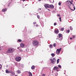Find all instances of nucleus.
Masks as SVG:
<instances>
[{
	"label": "nucleus",
	"instance_id": "nucleus-1",
	"mask_svg": "<svg viewBox=\"0 0 76 76\" xmlns=\"http://www.w3.org/2000/svg\"><path fill=\"white\" fill-rule=\"evenodd\" d=\"M32 44L34 46H38L39 44V42L37 40H34L32 42Z\"/></svg>",
	"mask_w": 76,
	"mask_h": 76
},
{
	"label": "nucleus",
	"instance_id": "nucleus-2",
	"mask_svg": "<svg viewBox=\"0 0 76 76\" xmlns=\"http://www.w3.org/2000/svg\"><path fill=\"white\" fill-rule=\"evenodd\" d=\"M15 51V49L13 48H10L7 51V53H13Z\"/></svg>",
	"mask_w": 76,
	"mask_h": 76
},
{
	"label": "nucleus",
	"instance_id": "nucleus-3",
	"mask_svg": "<svg viewBox=\"0 0 76 76\" xmlns=\"http://www.w3.org/2000/svg\"><path fill=\"white\" fill-rule=\"evenodd\" d=\"M51 61V63L52 64H54L56 63V58H53V59H51L50 60Z\"/></svg>",
	"mask_w": 76,
	"mask_h": 76
},
{
	"label": "nucleus",
	"instance_id": "nucleus-4",
	"mask_svg": "<svg viewBox=\"0 0 76 76\" xmlns=\"http://www.w3.org/2000/svg\"><path fill=\"white\" fill-rule=\"evenodd\" d=\"M58 39L60 41H61L63 39V37H62V34H58Z\"/></svg>",
	"mask_w": 76,
	"mask_h": 76
},
{
	"label": "nucleus",
	"instance_id": "nucleus-5",
	"mask_svg": "<svg viewBox=\"0 0 76 76\" xmlns=\"http://www.w3.org/2000/svg\"><path fill=\"white\" fill-rule=\"evenodd\" d=\"M21 58L20 57L17 56L16 57L15 60L16 61H20L21 60Z\"/></svg>",
	"mask_w": 76,
	"mask_h": 76
},
{
	"label": "nucleus",
	"instance_id": "nucleus-6",
	"mask_svg": "<svg viewBox=\"0 0 76 76\" xmlns=\"http://www.w3.org/2000/svg\"><path fill=\"white\" fill-rule=\"evenodd\" d=\"M61 50V48H60L59 49H57L56 50V54L58 55L60 54V52Z\"/></svg>",
	"mask_w": 76,
	"mask_h": 76
},
{
	"label": "nucleus",
	"instance_id": "nucleus-7",
	"mask_svg": "<svg viewBox=\"0 0 76 76\" xmlns=\"http://www.w3.org/2000/svg\"><path fill=\"white\" fill-rule=\"evenodd\" d=\"M44 6L46 9H47V8H50V4H45Z\"/></svg>",
	"mask_w": 76,
	"mask_h": 76
},
{
	"label": "nucleus",
	"instance_id": "nucleus-8",
	"mask_svg": "<svg viewBox=\"0 0 76 76\" xmlns=\"http://www.w3.org/2000/svg\"><path fill=\"white\" fill-rule=\"evenodd\" d=\"M72 4V6H73V7H74V10H72V9H70V7L69 6V9H71V10H72V11H74V10H75V5H74L73 4Z\"/></svg>",
	"mask_w": 76,
	"mask_h": 76
},
{
	"label": "nucleus",
	"instance_id": "nucleus-9",
	"mask_svg": "<svg viewBox=\"0 0 76 76\" xmlns=\"http://www.w3.org/2000/svg\"><path fill=\"white\" fill-rule=\"evenodd\" d=\"M49 8H51V9H54V6L53 5L51 4L50 5Z\"/></svg>",
	"mask_w": 76,
	"mask_h": 76
},
{
	"label": "nucleus",
	"instance_id": "nucleus-10",
	"mask_svg": "<svg viewBox=\"0 0 76 76\" xmlns=\"http://www.w3.org/2000/svg\"><path fill=\"white\" fill-rule=\"evenodd\" d=\"M17 49H18V50H20V51H23V50H22V49L21 48V47H18L17 48Z\"/></svg>",
	"mask_w": 76,
	"mask_h": 76
},
{
	"label": "nucleus",
	"instance_id": "nucleus-11",
	"mask_svg": "<svg viewBox=\"0 0 76 76\" xmlns=\"http://www.w3.org/2000/svg\"><path fill=\"white\" fill-rule=\"evenodd\" d=\"M20 46L21 47H22V48H23L24 47V46H25V45L23 43H21L20 44Z\"/></svg>",
	"mask_w": 76,
	"mask_h": 76
},
{
	"label": "nucleus",
	"instance_id": "nucleus-12",
	"mask_svg": "<svg viewBox=\"0 0 76 76\" xmlns=\"http://www.w3.org/2000/svg\"><path fill=\"white\" fill-rule=\"evenodd\" d=\"M66 2H67V3H68V4L69 3H70V4H73V3H72V2L70 1H66Z\"/></svg>",
	"mask_w": 76,
	"mask_h": 76
},
{
	"label": "nucleus",
	"instance_id": "nucleus-13",
	"mask_svg": "<svg viewBox=\"0 0 76 76\" xmlns=\"http://www.w3.org/2000/svg\"><path fill=\"white\" fill-rule=\"evenodd\" d=\"M7 10V9L6 8L2 10V11L3 12H6Z\"/></svg>",
	"mask_w": 76,
	"mask_h": 76
},
{
	"label": "nucleus",
	"instance_id": "nucleus-14",
	"mask_svg": "<svg viewBox=\"0 0 76 76\" xmlns=\"http://www.w3.org/2000/svg\"><path fill=\"white\" fill-rule=\"evenodd\" d=\"M50 2L51 3H54V0H50Z\"/></svg>",
	"mask_w": 76,
	"mask_h": 76
},
{
	"label": "nucleus",
	"instance_id": "nucleus-15",
	"mask_svg": "<svg viewBox=\"0 0 76 76\" xmlns=\"http://www.w3.org/2000/svg\"><path fill=\"white\" fill-rule=\"evenodd\" d=\"M58 67L57 66H55L53 68V69L54 70H57V69H58Z\"/></svg>",
	"mask_w": 76,
	"mask_h": 76
},
{
	"label": "nucleus",
	"instance_id": "nucleus-16",
	"mask_svg": "<svg viewBox=\"0 0 76 76\" xmlns=\"http://www.w3.org/2000/svg\"><path fill=\"white\" fill-rule=\"evenodd\" d=\"M17 73H18L19 74H20L21 73V72H20V70H17Z\"/></svg>",
	"mask_w": 76,
	"mask_h": 76
},
{
	"label": "nucleus",
	"instance_id": "nucleus-17",
	"mask_svg": "<svg viewBox=\"0 0 76 76\" xmlns=\"http://www.w3.org/2000/svg\"><path fill=\"white\" fill-rule=\"evenodd\" d=\"M28 74L29 75L28 76H32V73H31V72H28Z\"/></svg>",
	"mask_w": 76,
	"mask_h": 76
},
{
	"label": "nucleus",
	"instance_id": "nucleus-18",
	"mask_svg": "<svg viewBox=\"0 0 76 76\" xmlns=\"http://www.w3.org/2000/svg\"><path fill=\"white\" fill-rule=\"evenodd\" d=\"M51 56L52 57H54V56H55V55L54 53H52L51 54Z\"/></svg>",
	"mask_w": 76,
	"mask_h": 76
},
{
	"label": "nucleus",
	"instance_id": "nucleus-19",
	"mask_svg": "<svg viewBox=\"0 0 76 76\" xmlns=\"http://www.w3.org/2000/svg\"><path fill=\"white\" fill-rule=\"evenodd\" d=\"M75 37H76V35L73 36L72 38H70V39H73L74 38H75Z\"/></svg>",
	"mask_w": 76,
	"mask_h": 76
},
{
	"label": "nucleus",
	"instance_id": "nucleus-20",
	"mask_svg": "<svg viewBox=\"0 0 76 76\" xmlns=\"http://www.w3.org/2000/svg\"><path fill=\"white\" fill-rule=\"evenodd\" d=\"M55 34H57L58 33V30H56L55 31Z\"/></svg>",
	"mask_w": 76,
	"mask_h": 76
},
{
	"label": "nucleus",
	"instance_id": "nucleus-21",
	"mask_svg": "<svg viewBox=\"0 0 76 76\" xmlns=\"http://www.w3.org/2000/svg\"><path fill=\"white\" fill-rule=\"evenodd\" d=\"M31 69H35V66L33 65L31 67Z\"/></svg>",
	"mask_w": 76,
	"mask_h": 76
},
{
	"label": "nucleus",
	"instance_id": "nucleus-22",
	"mask_svg": "<svg viewBox=\"0 0 76 76\" xmlns=\"http://www.w3.org/2000/svg\"><path fill=\"white\" fill-rule=\"evenodd\" d=\"M18 42H22V40L21 39H19L18 40Z\"/></svg>",
	"mask_w": 76,
	"mask_h": 76
},
{
	"label": "nucleus",
	"instance_id": "nucleus-23",
	"mask_svg": "<svg viewBox=\"0 0 76 76\" xmlns=\"http://www.w3.org/2000/svg\"><path fill=\"white\" fill-rule=\"evenodd\" d=\"M59 61H60V59H57V64H58V63H59Z\"/></svg>",
	"mask_w": 76,
	"mask_h": 76
},
{
	"label": "nucleus",
	"instance_id": "nucleus-24",
	"mask_svg": "<svg viewBox=\"0 0 76 76\" xmlns=\"http://www.w3.org/2000/svg\"><path fill=\"white\" fill-rule=\"evenodd\" d=\"M6 73H10V72L9 71L7 70H6Z\"/></svg>",
	"mask_w": 76,
	"mask_h": 76
},
{
	"label": "nucleus",
	"instance_id": "nucleus-25",
	"mask_svg": "<svg viewBox=\"0 0 76 76\" xmlns=\"http://www.w3.org/2000/svg\"><path fill=\"white\" fill-rule=\"evenodd\" d=\"M49 47H50V48H52V47H53V45H50Z\"/></svg>",
	"mask_w": 76,
	"mask_h": 76
},
{
	"label": "nucleus",
	"instance_id": "nucleus-26",
	"mask_svg": "<svg viewBox=\"0 0 76 76\" xmlns=\"http://www.w3.org/2000/svg\"><path fill=\"white\" fill-rule=\"evenodd\" d=\"M64 28H61V30L62 31H64Z\"/></svg>",
	"mask_w": 76,
	"mask_h": 76
},
{
	"label": "nucleus",
	"instance_id": "nucleus-27",
	"mask_svg": "<svg viewBox=\"0 0 76 76\" xmlns=\"http://www.w3.org/2000/svg\"><path fill=\"white\" fill-rule=\"evenodd\" d=\"M55 75L56 76H58V73H57V72H56L55 73Z\"/></svg>",
	"mask_w": 76,
	"mask_h": 76
},
{
	"label": "nucleus",
	"instance_id": "nucleus-28",
	"mask_svg": "<svg viewBox=\"0 0 76 76\" xmlns=\"http://www.w3.org/2000/svg\"><path fill=\"white\" fill-rule=\"evenodd\" d=\"M53 46L55 47H56V43L53 44Z\"/></svg>",
	"mask_w": 76,
	"mask_h": 76
},
{
	"label": "nucleus",
	"instance_id": "nucleus-29",
	"mask_svg": "<svg viewBox=\"0 0 76 76\" xmlns=\"http://www.w3.org/2000/svg\"><path fill=\"white\" fill-rule=\"evenodd\" d=\"M58 67H59V68H60V69H61V66L60 65H58Z\"/></svg>",
	"mask_w": 76,
	"mask_h": 76
},
{
	"label": "nucleus",
	"instance_id": "nucleus-30",
	"mask_svg": "<svg viewBox=\"0 0 76 76\" xmlns=\"http://www.w3.org/2000/svg\"><path fill=\"white\" fill-rule=\"evenodd\" d=\"M70 30H73V28H72V26H70Z\"/></svg>",
	"mask_w": 76,
	"mask_h": 76
},
{
	"label": "nucleus",
	"instance_id": "nucleus-31",
	"mask_svg": "<svg viewBox=\"0 0 76 76\" xmlns=\"http://www.w3.org/2000/svg\"><path fill=\"white\" fill-rule=\"evenodd\" d=\"M37 17L38 19H40V17H39V15H37Z\"/></svg>",
	"mask_w": 76,
	"mask_h": 76
},
{
	"label": "nucleus",
	"instance_id": "nucleus-32",
	"mask_svg": "<svg viewBox=\"0 0 76 76\" xmlns=\"http://www.w3.org/2000/svg\"><path fill=\"white\" fill-rule=\"evenodd\" d=\"M67 32H68V33H69V32H70V30H68L67 31Z\"/></svg>",
	"mask_w": 76,
	"mask_h": 76
},
{
	"label": "nucleus",
	"instance_id": "nucleus-33",
	"mask_svg": "<svg viewBox=\"0 0 76 76\" xmlns=\"http://www.w3.org/2000/svg\"><path fill=\"white\" fill-rule=\"evenodd\" d=\"M59 19L60 20V22H61V17H60L59 18Z\"/></svg>",
	"mask_w": 76,
	"mask_h": 76
},
{
	"label": "nucleus",
	"instance_id": "nucleus-34",
	"mask_svg": "<svg viewBox=\"0 0 76 76\" xmlns=\"http://www.w3.org/2000/svg\"><path fill=\"white\" fill-rule=\"evenodd\" d=\"M2 66H1V65L0 64V69H1V67H2Z\"/></svg>",
	"mask_w": 76,
	"mask_h": 76
},
{
	"label": "nucleus",
	"instance_id": "nucleus-35",
	"mask_svg": "<svg viewBox=\"0 0 76 76\" xmlns=\"http://www.w3.org/2000/svg\"><path fill=\"white\" fill-rule=\"evenodd\" d=\"M61 2H59L58 3V4L59 6H61Z\"/></svg>",
	"mask_w": 76,
	"mask_h": 76
},
{
	"label": "nucleus",
	"instance_id": "nucleus-36",
	"mask_svg": "<svg viewBox=\"0 0 76 76\" xmlns=\"http://www.w3.org/2000/svg\"><path fill=\"white\" fill-rule=\"evenodd\" d=\"M33 24L34 25H35V24H36V22H34L33 23Z\"/></svg>",
	"mask_w": 76,
	"mask_h": 76
},
{
	"label": "nucleus",
	"instance_id": "nucleus-37",
	"mask_svg": "<svg viewBox=\"0 0 76 76\" xmlns=\"http://www.w3.org/2000/svg\"><path fill=\"white\" fill-rule=\"evenodd\" d=\"M56 25L57 24H56V23H54V26H56Z\"/></svg>",
	"mask_w": 76,
	"mask_h": 76
},
{
	"label": "nucleus",
	"instance_id": "nucleus-38",
	"mask_svg": "<svg viewBox=\"0 0 76 76\" xmlns=\"http://www.w3.org/2000/svg\"><path fill=\"white\" fill-rule=\"evenodd\" d=\"M41 24L42 26H44V23H43L42 24L41 23Z\"/></svg>",
	"mask_w": 76,
	"mask_h": 76
},
{
	"label": "nucleus",
	"instance_id": "nucleus-39",
	"mask_svg": "<svg viewBox=\"0 0 76 76\" xmlns=\"http://www.w3.org/2000/svg\"><path fill=\"white\" fill-rule=\"evenodd\" d=\"M24 66V65L23 64L22 65V67H23Z\"/></svg>",
	"mask_w": 76,
	"mask_h": 76
},
{
	"label": "nucleus",
	"instance_id": "nucleus-40",
	"mask_svg": "<svg viewBox=\"0 0 76 76\" xmlns=\"http://www.w3.org/2000/svg\"><path fill=\"white\" fill-rule=\"evenodd\" d=\"M58 16H59V17H60V15L58 14Z\"/></svg>",
	"mask_w": 76,
	"mask_h": 76
},
{
	"label": "nucleus",
	"instance_id": "nucleus-41",
	"mask_svg": "<svg viewBox=\"0 0 76 76\" xmlns=\"http://www.w3.org/2000/svg\"><path fill=\"white\" fill-rule=\"evenodd\" d=\"M36 26H37V27H38V25H36Z\"/></svg>",
	"mask_w": 76,
	"mask_h": 76
},
{
	"label": "nucleus",
	"instance_id": "nucleus-42",
	"mask_svg": "<svg viewBox=\"0 0 76 76\" xmlns=\"http://www.w3.org/2000/svg\"><path fill=\"white\" fill-rule=\"evenodd\" d=\"M71 2H73V0H72Z\"/></svg>",
	"mask_w": 76,
	"mask_h": 76
},
{
	"label": "nucleus",
	"instance_id": "nucleus-43",
	"mask_svg": "<svg viewBox=\"0 0 76 76\" xmlns=\"http://www.w3.org/2000/svg\"><path fill=\"white\" fill-rule=\"evenodd\" d=\"M20 1H21V0H22L23 1H25V0H20Z\"/></svg>",
	"mask_w": 76,
	"mask_h": 76
},
{
	"label": "nucleus",
	"instance_id": "nucleus-44",
	"mask_svg": "<svg viewBox=\"0 0 76 76\" xmlns=\"http://www.w3.org/2000/svg\"><path fill=\"white\" fill-rule=\"evenodd\" d=\"M1 50V47H0V50Z\"/></svg>",
	"mask_w": 76,
	"mask_h": 76
},
{
	"label": "nucleus",
	"instance_id": "nucleus-45",
	"mask_svg": "<svg viewBox=\"0 0 76 76\" xmlns=\"http://www.w3.org/2000/svg\"><path fill=\"white\" fill-rule=\"evenodd\" d=\"M39 1H41V0H38Z\"/></svg>",
	"mask_w": 76,
	"mask_h": 76
},
{
	"label": "nucleus",
	"instance_id": "nucleus-46",
	"mask_svg": "<svg viewBox=\"0 0 76 76\" xmlns=\"http://www.w3.org/2000/svg\"><path fill=\"white\" fill-rule=\"evenodd\" d=\"M48 11H50V10L49 9H48Z\"/></svg>",
	"mask_w": 76,
	"mask_h": 76
},
{
	"label": "nucleus",
	"instance_id": "nucleus-47",
	"mask_svg": "<svg viewBox=\"0 0 76 76\" xmlns=\"http://www.w3.org/2000/svg\"><path fill=\"white\" fill-rule=\"evenodd\" d=\"M56 72H58V70H57Z\"/></svg>",
	"mask_w": 76,
	"mask_h": 76
},
{
	"label": "nucleus",
	"instance_id": "nucleus-48",
	"mask_svg": "<svg viewBox=\"0 0 76 76\" xmlns=\"http://www.w3.org/2000/svg\"><path fill=\"white\" fill-rule=\"evenodd\" d=\"M41 10V8L39 9V10Z\"/></svg>",
	"mask_w": 76,
	"mask_h": 76
},
{
	"label": "nucleus",
	"instance_id": "nucleus-49",
	"mask_svg": "<svg viewBox=\"0 0 76 76\" xmlns=\"http://www.w3.org/2000/svg\"><path fill=\"white\" fill-rule=\"evenodd\" d=\"M72 21H73V19H72Z\"/></svg>",
	"mask_w": 76,
	"mask_h": 76
},
{
	"label": "nucleus",
	"instance_id": "nucleus-50",
	"mask_svg": "<svg viewBox=\"0 0 76 76\" xmlns=\"http://www.w3.org/2000/svg\"><path fill=\"white\" fill-rule=\"evenodd\" d=\"M58 39V38H56V39Z\"/></svg>",
	"mask_w": 76,
	"mask_h": 76
},
{
	"label": "nucleus",
	"instance_id": "nucleus-51",
	"mask_svg": "<svg viewBox=\"0 0 76 76\" xmlns=\"http://www.w3.org/2000/svg\"><path fill=\"white\" fill-rule=\"evenodd\" d=\"M43 75H44V76H45V75H44V74H43Z\"/></svg>",
	"mask_w": 76,
	"mask_h": 76
},
{
	"label": "nucleus",
	"instance_id": "nucleus-52",
	"mask_svg": "<svg viewBox=\"0 0 76 76\" xmlns=\"http://www.w3.org/2000/svg\"><path fill=\"white\" fill-rule=\"evenodd\" d=\"M25 6H26V5Z\"/></svg>",
	"mask_w": 76,
	"mask_h": 76
},
{
	"label": "nucleus",
	"instance_id": "nucleus-53",
	"mask_svg": "<svg viewBox=\"0 0 76 76\" xmlns=\"http://www.w3.org/2000/svg\"><path fill=\"white\" fill-rule=\"evenodd\" d=\"M64 74H65V73H64Z\"/></svg>",
	"mask_w": 76,
	"mask_h": 76
},
{
	"label": "nucleus",
	"instance_id": "nucleus-54",
	"mask_svg": "<svg viewBox=\"0 0 76 76\" xmlns=\"http://www.w3.org/2000/svg\"><path fill=\"white\" fill-rule=\"evenodd\" d=\"M65 71H66L65 70L64 71V72H65Z\"/></svg>",
	"mask_w": 76,
	"mask_h": 76
},
{
	"label": "nucleus",
	"instance_id": "nucleus-55",
	"mask_svg": "<svg viewBox=\"0 0 76 76\" xmlns=\"http://www.w3.org/2000/svg\"><path fill=\"white\" fill-rule=\"evenodd\" d=\"M11 73H12V72H11Z\"/></svg>",
	"mask_w": 76,
	"mask_h": 76
}]
</instances>
